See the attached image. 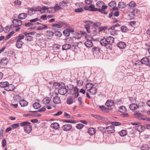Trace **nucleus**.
I'll return each instance as SVG.
<instances>
[{"label":"nucleus","mask_w":150,"mask_h":150,"mask_svg":"<svg viewBox=\"0 0 150 150\" xmlns=\"http://www.w3.org/2000/svg\"><path fill=\"white\" fill-rule=\"evenodd\" d=\"M114 38L111 36L104 37L101 39L100 41V43L102 46L106 47H110L111 44L113 43L115 41Z\"/></svg>","instance_id":"f257e3e1"},{"label":"nucleus","mask_w":150,"mask_h":150,"mask_svg":"<svg viewBox=\"0 0 150 150\" xmlns=\"http://www.w3.org/2000/svg\"><path fill=\"white\" fill-rule=\"evenodd\" d=\"M30 124L29 122L25 121L21 123L20 125L22 127H24V129L25 132L29 133L32 130V127Z\"/></svg>","instance_id":"f03ea898"},{"label":"nucleus","mask_w":150,"mask_h":150,"mask_svg":"<svg viewBox=\"0 0 150 150\" xmlns=\"http://www.w3.org/2000/svg\"><path fill=\"white\" fill-rule=\"evenodd\" d=\"M0 87L1 88H6L5 90L7 91H13L14 89V86L12 85H9L7 81L1 82Z\"/></svg>","instance_id":"7ed1b4c3"},{"label":"nucleus","mask_w":150,"mask_h":150,"mask_svg":"<svg viewBox=\"0 0 150 150\" xmlns=\"http://www.w3.org/2000/svg\"><path fill=\"white\" fill-rule=\"evenodd\" d=\"M13 25L14 27H17L15 30L16 31H18L20 29V27L22 24V21L18 19H14L12 21Z\"/></svg>","instance_id":"20e7f679"},{"label":"nucleus","mask_w":150,"mask_h":150,"mask_svg":"<svg viewBox=\"0 0 150 150\" xmlns=\"http://www.w3.org/2000/svg\"><path fill=\"white\" fill-rule=\"evenodd\" d=\"M51 98H53V102L55 104L60 103V99L59 97L57 96L58 94L56 92H52L51 94Z\"/></svg>","instance_id":"39448f33"},{"label":"nucleus","mask_w":150,"mask_h":150,"mask_svg":"<svg viewBox=\"0 0 150 150\" xmlns=\"http://www.w3.org/2000/svg\"><path fill=\"white\" fill-rule=\"evenodd\" d=\"M68 25L67 23L64 21H59L57 23L52 24V27H54L57 28H61L63 26H67Z\"/></svg>","instance_id":"423d86ee"},{"label":"nucleus","mask_w":150,"mask_h":150,"mask_svg":"<svg viewBox=\"0 0 150 150\" xmlns=\"http://www.w3.org/2000/svg\"><path fill=\"white\" fill-rule=\"evenodd\" d=\"M93 54L95 56L97 57L101 54L100 49L98 47H94L92 49Z\"/></svg>","instance_id":"0eeeda50"},{"label":"nucleus","mask_w":150,"mask_h":150,"mask_svg":"<svg viewBox=\"0 0 150 150\" xmlns=\"http://www.w3.org/2000/svg\"><path fill=\"white\" fill-rule=\"evenodd\" d=\"M58 93L62 95H64L67 92V89L66 88V86L64 84L62 85V87L60 88L58 90Z\"/></svg>","instance_id":"6e6552de"},{"label":"nucleus","mask_w":150,"mask_h":150,"mask_svg":"<svg viewBox=\"0 0 150 150\" xmlns=\"http://www.w3.org/2000/svg\"><path fill=\"white\" fill-rule=\"evenodd\" d=\"M92 37H91L90 38H86V41L84 42L85 45L87 47H91L93 45V44L92 42Z\"/></svg>","instance_id":"1a4fd4ad"},{"label":"nucleus","mask_w":150,"mask_h":150,"mask_svg":"<svg viewBox=\"0 0 150 150\" xmlns=\"http://www.w3.org/2000/svg\"><path fill=\"white\" fill-rule=\"evenodd\" d=\"M105 3L101 1H98L96 3V6L98 8H102L103 9H107L108 6L104 5Z\"/></svg>","instance_id":"9d476101"},{"label":"nucleus","mask_w":150,"mask_h":150,"mask_svg":"<svg viewBox=\"0 0 150 150\" xmlns=\"http://www.w3.org/2000/svg\"><path fill=\"white\" fill-rule=\"evenodd\" d=\"M140 62L142 64H144L148 68L150 67V64L147 59V57H145L142 58L140 61Z\"/></svg>","instance_id":"9b49d317"},{"label":"nucleus","mask_w":150,"mask_h":150,"mask_svg":"<svg viewBox=\"0 0 150 150\" xmlns=\"http://www.w3.org/2000/svg\"><path fill=\"white\" fill-rule=\"evenodd\" d=\"M72 126L69 124H67L64 125L62 128L63 129L66 131H68L71 130L72 128Z\"/></svg>","instance_id":"f8f14e48"},{"label":"nucleus","mask_w":150,"mask_h":150,"mask_svg":"<svg viewBox=\"0 0 150 150\" xmlns=\"http://www.w3.org/2000/svg\"><path fill=\"white\" fill-rule=\"evenodd\" d=\"M114 127L113 126H110L106 127L104 128L103 129H107V132L109 133H113L115 132L114 129Z\"/></svg>","instance_id":"ddd939ff"},{"label":"nucleus","mask_w":150,"mask_h":150,"mask_svg":"<svg viewBox=\"0 0 150 150\" xmlns=\"http://www.w3.org/2000/svg\"><path fill=\"white\" fill-rule=\"evenodd\" d=\"M134 116L136 118H138L139 120H142L144 118H143V115L138 112H135L134 114Z\"/></svg>","instance_id":"4468645a"},{"label":"nucleus","mask_w":150,"mask_h":150,"mask_svg":"<svg viewBox=\"0 0 150 150\" xmlns=\"http://www.w3.org/2000/svg\"><path fill=\"white\" fill-rule=\"evenodd\" d=\"M139 108V107L137 104L132 103L129 105V108L132 110H136Z\"/></svg>","instance_id":"2eb2a0df"},{"label":"nucleus","mask_w":150,"mask_h":150,"mask_svg":"<svg viewBox=\"0 0 150 150\" xmlns=\"http://www.w3.org/2000/svg\"><path fill=\"white\" fill-rule=\"evenodd\" d=\"M53 31L54 32L55 35L59 37H60L62 35V33L57 28H53Z\"/></svg>","instance_id":"dca6fc26"},{"label":"nucleus","mask_w":150,"mask_h":150,"mask_svg":"<svg viewBox=\"0 0 150 150\" xmlns=\"http://www.w3.org/2000/svg\"><path fill=\"white\" fill-rule=\"evenodd\" d=\"M27 16V14L25 13H21L18 15V18L20 20H23L25 19Z\"/></svg>","instance_id":"f3484780"},{"label":"nucleus","mask_w":150,"mask_h":150,"mask_svg":"<svg viewBox=\"0 0 150 150\" xmlns=\"http://www.w3.org/2000/svg\"><path fill=\"white\" fill-rule=\"evenodd\" d=\"M137 127L138 128L136 129L140 132L144 131L145 129V127L144 126H143L142 125L140 124L138 125Z\"/></svg>","instance_id":"a211bd4d"},{"label":"nucleus","mask_w":150,"mask_h":150,"mask_svg":"<svg viewBox=\"0 0 150 150\" xmlns=\"http://www.w3.org/2000/svg\"><path fill=\"white\" fill-rule=\"evenodd\" d=\"M50 126L53 129H57L59 128V125L58 123L55 122L52 123Z\"/></svg>","instance_id":"6ab92c4d"},{"label":"nucleus","mask_w":150,"mask_h":150,"mask_svg":"<svg viewBox=\"0 0 150 150\" xmlns=\"http://www.w3.org/2000/svg\"><path fill=\"white\" fill-rule=\"evenodd\" d=\"M118 46L121 49L125 48L126 46V44L124 42H120L117 44Z\"/></svg>","instance_id":"aec40b11"},{"label":"nucleus","mask_w":150,"mask_h":150,"mask_svg":"<svg viewBox=\"0 0 150 150\" xmlns=\"http://www.w3.org/2000/svg\"><path fill=\"white\" fill-rule=\"evenodd\" d=\"M8 62V59L4 57L1 60L0 63L3 65H6Z\"/></svg>","instance_id":"412c9836"},{"label":"nucleus","mask_w":150,"mask_h":150,"mask_svg":"<svg viewBox=\"0 0 150 150\" xmlns=\"http://www.w3.org/2000/svg\"><path fill=\"white\" fill-rule=\"evenodd\" d=\"M88 133L90 135H92L96 133L95 129L93 128H90L88 129Z\"/></svg>","instance_id":"4be33fe9"},{"label":"nucleus","mask_w":150,"mask_h":150,"mask_svg":"<svg viewBox=\"0 0 150 150\" xmlns=\"http://www.w3.org/2000/svg\"><path fill=\"white\" fill-rule=\"evenodd\" d=\"M114 102L112 100H108L105 103L106 105L108 107L112 106Z\"/></svg>","instance_id":"5701e85b"},{"label":"nucleus","mask_w":150,"mask_h":150,"mask_svg":"<svg viewBox=\"0 0 150 150\" xmlns=\"http://www.w3.org/2000/svg\"><path fill=\"white\" fill-rule=\"evenodd\" d=\"M71 46L69 44H66L62 46V50H67L69 49Z\"/></svg>","instance_id":"b1692460"},{"label":"nucleus","mask_w":150,"mask_h":150,"mask_svg":"<svg viewBox=\"0 0 150 150\" xmlns=\"http://www.w3.org/2000/svg\"><path fill=\"white\" fill-rule=\"evenodd\" d=\"M97 88L95 87H93L89 91L90 93L92 94H95L97 93Z\"/></svg>","instance_id":"393cba45"},{"label":"nucleus","mask_w":150,"mask_h":150,"mask_svg":"<svg viewBox=\"0 0 150 150\" xmlns=\"http://www.w3.org/2000/svg\"><path fill=\"white\" fill-rule=\"evenodd\" d=\"M42 25L39 26L37 28V30H41L45 29H47L48 26L46 24H42Z\"/></svg>","instance_id":"a878e982"},{"label":"nucleus","mask_w":150,"mask_h":150,"mask_svg":"<svg viewBox=\"0 0 150 150\" xmlns=\"http://www.w3.org/2000/svg\"><path fill=\"white\" fill-rule=\"evenodd\" d=\"M19 103L21 107H24L28 105V103L24 100H21L19 102Z\"/></svg>","instance_id":"bb28decb"},{"label":"nucleus","mask_w":150,"mask_h":150,"mask_svg":"<svg viewBox=\"0 0 150 150\" xmlns=\"http://www.w3.org/2000/svg\"><path fill=\"white\" fill-rule=\"evenodd\" d=\"M62 84H60L59 83H53V86L55 88L59 89L60 88L62 87Z\"/></svg>","instance_id":"cd10ccee"},{"label":"nucleus","mask_w":150,"mask_h":150,"mask_svg":"<svg viewBox=\"0 0 150 150\" xmlns=\"http://www.w3.org/2000/svg\"><path fill=\"white\" fill-rule=\"evenodd\" d=\"M118 7L120 8H124L126 6V4L125 3L123 2H120L119 3Z\"/></svg>","instance_id":"c85d7f7f"},{"label":"nucleus","mask_w":150,"mask_h":150,"mask_svg":"<svg viewBox=\"0 0 150 150\" xmlns=\"http://www.w3.org/2000/svg\"><path fill=\"white\" fill-rule=\"evenodd\" d=\"M54 32L51 30H47L46 31L47 36L49 37L53 36L54 35Z\"/></svg>","instance_id":"c756f323"},{"label":"nucleus","mask_w":150,"mask_h":150,"mask_svg":"<svg viewBox=\"0 0 150 150\" xmlns=\"http://www.w3.org/2000/svg\"><path fill=\"white\" fill-rule=\"evenodd\" d=\"M24 38L25 36L24 35H20L16 37L15 40H16V41H22L21 40L23 39Z\"/></svg>","instance_id":"7c9ffc66"},{"label":"nucleus","mask_w":150,"mask_h":150,"mask_svg":"<svg viewBox=\"0 0 150 150\" xmlns=\"http://www.w3.org/2000/svg\"><path fill=\"white\" fill-rule=\"evenodd\" d=\"M50 101V98L46 97L44 98L42 100L43 103L47 104H48Z\"/></svg>","instance_id":"2f4dec72"},{"label":"nucleus","mask_w":150,"mask_h":150,"mask_svg":"<svg viewBox=\"0 0 150 150\" xmlns=\"http://www.w3.org/2000/svg\"><path fill=\"white\" fill-rule=\"evenodd\" d=\"M23 42L22 41H16V46L18 48H21L23 45Z\"/></svg>","instance_id":"473e14b6"},{"label":"nucleus","mask_w":150,"mask_h":150,"mask_svg":"<svg viewBox=\"0 0 150 150\" xmlns=\"http://www.w3.org/2000/svg\"><path fill=\"white\" fill-rule=\"evenodd\" d=\"M136 3L134 1H132L130 2L128 4L129 6V8L132 9L136 5Z\"/></svg>","instance_id":"72a5a7b5"},{"label":"nucleus","mask_w":150,"mask_h":150,"mask_svg":"<svg viewBox=\"0 0 150 150\" xmlns=\"http://www.w3.org/2000/svg\"><path fill=\"white\" fill-rule=\"evenodd\" d=\"M70 88L67 90V93L69 94H72L73 93V89L74 88V86L72 85H70Z\"/></svg>","instance_id":"f704fd0d"},{"label":"nucleus","mask_w":150,"mask_h":150,"mask_svg":"<svg viewBox=\"0 0 150 150\" xmlns=\"http://www.w3.org/2000/svg\"><path fill=\"white\" fill-rule=\"evenodd\" d=\"M119 134L121 137H124L127 134L126 130H122L119 132Z\"/></svg>","instance_id":"c9c22d12"},{"label":"nucleus","mask_w":150,"mask_h":150,"mask_svg":"<svg viewBox=\"0 0 150 150\" xmlns=\"http://www.w3.org/2000/svg\"><path fill=\"white\" fill-rule=\"evenodd\" d=\"M28 10L27 12L28 14L30 16H31L35 13V11L32 7L31 8H28Z\"/></svg>","instance_id":"e433bc0d"},{"label":"nucleus","mask_w":150,"mask_h":150,"mask_svg":"<svg viewBox=\"0 0 150 150\" xmlns=\"http://www.w3.org/2000/svg\"><path fill=\"white\" fill-rule=\"evenodd\" d=\"M41 106L40 104L39 103L37 102L34 103L33 105V108L35 109H38Z\"/></svg>","instance_id":"4c0bfd02"},{"label":"nucleus","mask_w":150,"mask_h":150,"mask_svg":"<svg viewBox=\"0 0 150 150\" xmlns=\"http://www.w3.org/2000/svg\"><path fill=\"white\" fill-rule=\"evenodd\" d=\"M67 103L69 105L71 104L73 102V98L72 97L68 98L67 100Z\"/></svg>","instance_id":"58836bf2"},{"label":"nucleus","mask_w":150,"mask_h":150,"mask_svg":"<svg viewBox=\"0 0 150 150\" xmlns=\"http://www.w3.org/2000/svg\"><path fill=\"white\" fill-rule=\"evenodd\" d=\"M86 88L88 91H89L93 87V84L91 83H87L86 84Z\"/></svg>","instance_id":"ea45409f"},{"label":"nucleus","mask_w":150,"mask_h":150,"mask_svg":"<svg viewBox=\"0 0 150 150\" xmlns=\"http://www.w3.org/2000/svg\"><path fill=\"white\" fill-rule=\"evenodd\" d=\"M119 111L121 112H124L127 111L126 108L124 106H121L119 108Z\"/></svg>","instance_id":"a19ab883"},{"label":"nucleus","mask_w":150,"mask_h":150,"mask_svg":"<svg viewBox=\"0 0 150 150\" xmlns=\"http://www.w3.org/2000/svg\"><path fill=\"white\" fill-rule=\"evenodd\" d=\"M88 8H89V11H95L96 8H95V6L92 4H91L89 6Z\"/></svg>","instance_id":"79ce46f5"},{"label":"nucleus","mask_w":150,"mask_h":150,"mask_svg":"<svg viewBox=\"0 0 150 150\" xmlns=\"http://www.w3.org/2000/svg\"><path fill=\"white\" fill-rule=\"evenodd\" d=\"M108 5L110 7L112 8L116 6V4L115 1H111L109 3Z\"/></svg>","instance_id":"37998d69"},{"label":"nucleus","mask_w":150,"mask_h":150,"mask_svg":"<svg viewBox=\"0 0 150 150\" xmlns=\"http://www.w3.org/2000/svg\"><path fill=\"white\" fill-rule=\"evenodd\" d=\"M141 150H149V148L147 144H143L141 147Z\"/></svg>","instance_id":"c03bdc74"},{"label":"nucleus","mask_w":150,"mask_h":150,"mask_svg":"<svg viewBox=\"0 0 150 150\" xmlns=\"http://www.w3.org/2000/svg\"><path fill=\"white\" fill-rule=\"evenodd\" d=\"M121 31L123 32H126L129 31L128 29L125 26H122L121 27Z\"/></svg>","instance_id":"a18cd8bd"},{"label":"nucleus","mask_w":150,"mask_h":150,"mask_svg":"<svg viewBox=\"0 0 150 150\" xmlns=\"http://www.w3.org/2000/svg\"><path fill=\"white\" fill-rule=\"evenodd\" d=\"M46 110V108H45L44 107H42L40 109L38 110V111H30V112H44Z\"/></svg>","instance_id":"49530a36"},{"label":"nucleus","mask_w":150,"mask_h":150,"mask_svg":"<svg viewBox=\"0 0 150 150\" xmlns=\"http://www.w3.org/2000/svg\"><path fill=\"white\" fill-rule=\"evenodd\" d=\"M14 31H12L10 33L8 34V35L6 37L5 39V40H6L10 38L14 34Z\"/></svg>","instance_id":"de8ad7c7"},{"label":"nucleus","mask_w":150,"mask_h":150,"mask_svg":"<svg viewBox=\"0 0 150 150\" xmlns=\"http://www.w3.org/2000/svg\"><path fill=\"white\" fill-rule=\"evenodd\" d=\"M63 33L65 36H68L70 35V32L68 30L66 29L63 31Z\"/></svg>","instance_id":"09e8293b"},{"label":"nucleus","mask_w":150,"mask_h":150,"mask_svg":"<svg viewBox=\"0 0 150 150\" xmlns=\"http://www.w3.org/2000/svg\"><path fill=\"white\" fill-rule=\"evenodd\" d=\"M90 24L88 23L85 25V28L88 33H90Z\"/></svg>","instance_id":"8fccbe9b"},{"label":"nucleus","mask_w":150,"mask_h":150,"mask_svg":"<svg viewBox=\"0 0 150 150\" xmlns=\"http://www.w3.org/2000/svg\"><path fill=\"white\" fill-rule=\"evenodd\" d=\"M60 45L56 44L54 45L53 49L55 50H57L60 49Z\"/></svg>","instance_id":"3c124183"},{"label":"nucleus","mask_w":150,"mask_h":150,"mask_svg":"<svg viewBox=\"0 0 150 150\" xmlns=\"http://www.w3.org/2000/svg\"><path fill=\"white\" fill-rule=\"evenodd\" d=\"M108 28V27L107 26H105L104 27H100L99 28V32H101L103 31H105Z\"/></svg>","instance_id":"603ef678"},{"label":"nucleus","mask_w":150,"mask_h":150,"mask_svg":"<svg viewBox=\"0 0 150 150\" xmlns=\"http://www.w3.org/2000/svg\"><path fill=\"white\" fill-rule=\"evenodd\" d=\"M84 126V125L82 124H78L76 126V127L78 129H81L83 128Z\"/></svg>","instance_id":"864d4df0"},{"label":"nucleus","mask_w":150,"mask_h":150,"mask_svg":"<svg viewBox=\"0 0 150 150\" xmlns=\"http://www.w3.org/2000/svg\"><path fill=\"white\" fill-rule=\"evenodd\" d=\"M34 9V11H40L41 12V7L40 6H38L37 7H32Z\"/></svg>","instance_id":"5fc2aeb1"},{"label":"nucleus","mask_w":150,"mask_h":150,"mask_svg":"<svg viewBox=\"0 0 150 150\" xmlns=\"http://www.w3.org/2000/svg\"><path fill=\"white\" fill-rule=\"evenodd\" d=\"M111 124L113 126H119L121 125L120 122H111Z\"/></svg>","instance_id":"6e6d98bb"},{"label":"nucleus","mask_w":150,"mask_h":150,"mask_svg":"<svg viewBox=\"0 0 150 150\" xmlns=\"http://www.w3.org/2000/svg\"><path fill=\"white\" fill-rule=\"evenodd\" d=\"M91 116L93 117L96 118L98 120H100L102 119V117L98 115L92 114L91 115Z\"/></svg>","instance_id":"4d7b16f0"},{"label":"nucleus","mask_w":150,"mask_h":150,"mask_svg":"<svg viewBox=\"0 0 150 150\" xmlns=\"http://www.w3.org/2000/svg\"><path fill=\"white\" fill-rule=\"evenodd\" d=\"M33 39V37L32 36H30V35H28L26 37V40L28 42L31 41Z\"/></svg>","instance_id":"13d9d810"},{"label":"nucleus","mask_w":150,"mask_h":150,"mask_svg":"<svg viewBox=\"0 0 150 150\" xmlns=\"http://www.w3.org/2000/svg\"><path fill=\"white\" fill-rule=\"evenodd\" d=\"M76 45H73L72 46H71V48L72 50H74L76 49H77L78 48V43H76Z\"/></svg>","instance_id":"bf43d9fd"},{"label":"nucleus","mask_w":150,"mask_h":150,"mask_svg":"<svg viewBox=\"0 0 150 150\" xmlns=\"http://www.w3.org/2000/svg\"><path fill=\"white\" fill-rule=\"evenodd\" d=\"M83 11V9L82 8H79L76 9H75L74 10V11L76 12H82Z\"/></svg>","instance_id":"052dcab7"},{"label":"nucleus","mask_w":150,"mask_h":150,"mask_svg":"<svg viewBox=\"0 0 150 150\" xmlns=\"http://www.w3.org/2000/svg\"><path fill=\"white\" fill-rule=\"evenodd\" d=\"M61 7L60 6H59L58 4H56L55 6L54 7V9L55 11H57L59 10L61 8Z\"/></svg>","instance_id":"680f3d73"},{"label":"nucleus","mask_w":150,"mask_h":150,"mask_svg":"<svg viewBox=\"0 0 150 150\" xmlns=\"http://www.w3.org/2000/svg\"><path fill=\"white\" fill-rule=\"evenodd\" d=\"M66 3H65L64 1H61L59 4V5L60 7L61 6L64 7L66 6Z\"/></svg>","instance_id":"e2e57ef3"},{"label":"nucleus","mask_w":150,"mask_h":150,"mask_svg":"<svg viewBox=\"0 0 150 150\" xmlns=\"http://www.w3.org/2000/svg\"><path fill=\"white\" fill-rule=\"evenodd\" d=\"M48 8L46 6H43L42 8L41 9V12H45V11L46 10H47L48 9Z\"/></svg>","instance_id":"0e129e2a"},{"label":"nucleus","mask_w":150,"mask_h":150,"mask_svg":"<svg viewBox=\"0 0 150 150\" xmlns=\"http://www.w3.org/2000/svg\"><path fill=\"white\" fill-rule=\"evenodd\" d=\"M38 21H40V22L41 21L38 18H36L34 19L30 20V21L31 23H33Z\"/></svg>","instance_id":"69168bd1"},{"label":"nucleus","mask_w":150,"mask_h":150,"mask_svg":"<svg viewBox=\"0 0 150 150\" xmlns=\"http://www.w3.org/2000/svg\"><path fill=\"white\" fill-rule=\"evenodd\" d=\"M77 84L79 86H82L83 84V82L82 81H80L79 80H77Z\"/></svg>","instance_id":"338daca9"},{"label":"nucleus","mask_w":150,"mask_h":150,"mask_svg":"<svg viewBox=\"0 0 150 150\" xmlns=\"http://www.w3.org/2000/svg\"><path fill=\"white\" fill-rule=\"evenodd\" d=\"M114 11L111 12L109 15L108 17L109 18H112V19L114 18V16H113Z\"/></svg>","instance_id":"774afa93"}]
</instances>
